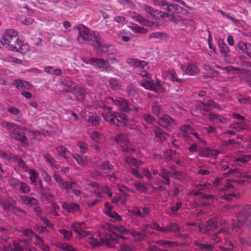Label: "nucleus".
I'll return each mask as SVG.
<instances>
[{
    "mask_svg": "<svg viewBox=\"0 0 251 251\" xmlns=\"http://www.w3.org/2000/svg\"><path fill=\"white\" fill-rule=\"evenodd\" d=\"M109 228L111 233H105L104 237L100 238V241L95 239H90V243L94 249L102 245L111 248L114 246V244L117 242L119 237L123 238V236H118L115 232V231L122 233L128 232V230L126 228L122 225H111L109 226Z\"/></svg>",
    "mask_w": 251,
    "mask_h": 251,
    "instance_id": "nucleus-1",
    "label": "nucleus"
},
{
    "mask_svg": "<svg viewBox=\"0 0 251 251\" xmlns=\"http://www.w3.org/2000/svg\"><path fill=\"white\" fill-rule=\"evenodd\" d=\"M112 102L119 107L120 111L127 113L132 116L136 115L141 108L135 103H131L123 98L112 99Z\"/></svg>",
    "mask_w": 251,
    "mask_h": 251,
    "instance_id": "nucleus-2",
    "label": "nucleus"
},
{
    "mask_svg": "<svg viewBox=\"0 0 251 251\" xmlns=\"http://www.w3.org/2000/svg\"><path fill=\"white\" fill-rule=\"evenodd\" d=\"M142 77H146L148 79H144L140 83L141 85L145 89L155 92H162L163 91L162 85L159 79H152L150 77V75L148 73L141 74Z\"/></svg>",
    "mask_w": 251,
    "mask_h": 251,
    "instance_id": "nucleus-3",
    "label": "nucleus"
},
{
    "mask_svg": "<svg viewBox=\"0 0 251 251\" xmlns=\"http://www.w3.org/2000/svg\"><path fill=\"white\" fill-rule=\"evenodd\" d=\"M17 32L13 29L6 30L2 38L4 44L8 46L10 50H13L16 48V43L18 40Z\"/></svg>",
    "mask_w": 251,
    "mask_h": 251,
    "instance_id": "nucleus-4",
    "label": "nucleus"
},
{
    "mask_svg": "<svg viewBox=\"0 0 251 251\" xmlns=\"http://www.w3.org/2000/svg\"><path fill=\"white\" fill-rule=\"evenodd\" d=\"M77 29L78 32L77 40L79 43L93 42V40L97 39V35L98 32L94 31L90 33L88 28L85 27L82 28L77 27Z\"/></svg>",
    "mask_w": 251,
    "mask_h": 251,
    "instance_id": "nucleus-5",
    "label": "nucleus"
},
{
    "mask_svg": "<svg viewBox=\"0 0 251 251\" xmlns=\"http://www.w3.org/2000/svg\"><path fill=\"white\" fill-rule=\"evenodd\" d=\"M85 62L101 71H110L112 69L108 62L102 58L91 57L87 60Z\"/></svg>",
    "mask_w": 251,
    "mask_h": 251,
    "instance_id": "nucleus-6",
    "label": "nucleus"
},
{
    "mask_svg": "<svg viewBox=\"0 0 251 251\" xmlns=\"http://www.w3.org/2000/svg\"><path fill=\"white\" fill-rule=\"evenodd\" d=\"M97 39L93 40V45L94 50L97 53L106 52L109 51V49L113 46L110 45H106L103 43V40L98 33L97 35Z\"/></svg>",
    "mask_w": 251,
    "mask_h": 251,
    "instance_id": "nucleus-7",
    "label": "nucleus"
},
{
    "mask_svg": "<svg viewBox=\"0 0 251 251\" xmlns=\"http://www.w3.org/2000/svg\"><path fill=\"white\" fill-rule=\"evenodd\" d=\"M131 17L133 20L138 22L142 25L149 27L152 30H155L158 27L157 23L150 21L140 14L133 13V15H131Z\"/></svg>",
    "mask_w": 251,
    "mask_h": 251,
    "instance_id": "nucleus-8",
    "label": "nucleus"
},
{
    "mask_svg": "<svg viewBox=\"0 0 251 251\" xmlns=\"http://www.w3.org/2000/svg\"><path fill=\"white\" fill-rule=\"evenodd\" d=\"M150 224H146L142 228L141 231H133L130 234L136 241H140L144 240L147 235V229Z\"/></svg>",
    "mask_w": 251,
    "mask_h": 251,
    "instance_id": "nucleus-9",
    "label": "nucleus"
},
{
    "mask_svg": "<svg viewBox=\"0 0 251 251\" xmlns=\"http://www.w3.org/2000/svg\"><path fill=\"white\" fill-rule=\"evenodd\" d=\"M114 118L115 124H113V125L125 126L128 122L127 116L124 113L115 112Z\"/></svg>",
    "mask_w": 251,
    "mask_h": 251,
    "instance_id": "nucleus-10",
    "label": "nucleus"
},
{
    "mask_svg": "<svg viewBox=\"0 0 251 251\" xmlns=\"http://www.w3.org/2000/svg\"><path fill=\"white\" fill-rule=\"evenodd\" d=\"M157 123L162 127L167 128L175 124V120L167 115H163L158 119Z\"/></svg>",
    "mask_w": 251,
    "mask_h": 251,
    "instance_id": "nucleus-11",
    "label": "nucleus"
},
{
    "mask_svg": "<svg viewBox=\"0 0 251 251\" xmlns=\"http://www.w3.org/2000/svg\"><path fill=\"white\" fill-rule=\"evenodd\" d=\"M182 70L188 75H195L199 72V69L197 65L194 64H189L188 65H182Z\"/></svg>",
    "mask_w": 251,
    "mask_h": 251,
    "instance_id": "nucleus-12",
    "label": "nucleus"
},
{
    "mask_svg": "<svg viewBox=\"0 0 251 251\" xmlns=\"http://www.w3.org/2000/svg\"><path fill=\"white\" fill-rule=\"evenodd\" d=\"M86 93V90L83 88L78 86L74 87L73 94L76 98L77 100L82 101L85 99Z\"/></svg>",
    "mask_w": 251,
    "mask_h": 251,
    "instance_id": "nucleus-13",
    "label": "nucleus"
},
{
    "mask_svg": "<svg viewBox=\"0 0 251 251\" xmlns=\"http://www.w3.org/2000/svg\"><path fill=\"white\" fill-rule=\"evenodd\" d=\"M115 113V112L112 111L111 108L109 107L104 111L102 115L106 122L109 123L110 125H113V124H115L114 119Z\"/></svg>",
    "mask_w": 251,
    "mask_h": 251,
    "instance_id": "nucleus-14",
    "label": "nucleus"
},
{
    "mask_svg": "<svg viewBox=\"0 0 251 251\" xmlns=\"http://www.w3.org/2000/svg\"><path fill=\"white\" fill-rule=\"evenodd\" d=\"M195 250H212L214 249V246L212 244L204 243L199 240L195 241Z\"/></svg>",
    "mask_w": 251,
    "mask_h": 251,
    "instance_id": "nucleus-15",
    "label": "nucleus"
},
{
    "mask_svg": "<svg viewBox=\"0 0 251 251\" xmlns=\"http://www.w3.org/2000/svg\"><path fill=\"white\" fill-rule=\"evenodd\" d=\"M29 50V46L27 44H24L21 41H19L18 40L16 43L15 49H13V50H12L24 53L28 51Z\"/></svg>",
    "mask_w": 251,
    "mask_h": 251,
    "instance_id": "nucleus-16",
    "label": "nucleus"
},
{
    "mask_svg": "<svg viewBox=\"0 0 251 251\" xmlns=\"http://www.w3.org/2000/svg\"><path fill=\"white\" fill-rule=\"evenodd\" d=\"M239 217L246 221L247 219L251 220V206H245L239 214Z\"/></svg>",
    "mask_w": 251,
    "mask_h": 251,
    "instance_id": "nucleus-17",
    "label": "nucleus"
},
{
    "mask_svg": "<svg viewBox=\"0 0 251 251\" xmlns=\"http://www.w3.org/2000/svg\"><path fill=\"white\" fill-rule=\"evenodd\" d=\"M144 9L145 11L149 13L154 19L158 20L160 19V13H161V11L154 9L153 8L148 5H145Z\"/></svg>",
    "mask_w": 251,
    "mask_h": 251,
    "instance_id": "nucleus-18",
    "label": "nucleus"
},
{
    "mask_svg": "<svg viewBox=\"0 0 251 251\" xmlns=\"http://www.w3.org/2000/svg\"><path fill=\"white\" fill-rule=\"evenodd\" d=\"M114 139L117 144L120 147L122 146V145L127 144L128 142H129L127 137L123 133H120L116 135Z\"/></svg>",
    "mask_w": 251,
    "mask_h": 251,
    "instance_id": "nucleus-19",
    "label": "nucleus"
},
{
    "mask_svg": "<svg viewBox=\"0 0 251 251\" xmlns=\"http://www.w3.org/2000/svg\"><path fill=\"white\" fill-rule=\"evenodd\" d=\"M154 132L156 137L159 138L162 142L165 140L168 136L167 133L159 127L154 128Z\"/></svg>",
    "mask_w": 251,
    "mask_h": 251,
    "instance_id": "nucleus-20",
    "label": "nucleus"
},
{
    "mask_svg": "<svg viewBox=\"0 0 251 251\" xmlns=\"http://www.w3.org/2000/svg\"><path fill=\"white\" fill-rule=\"evenodd\" d=\"M137 88L133 83H130L126 88V92L129 97H136L138 95Z\"/></svg>",
    "mask_w": 251,
    "mask_h": 251,
    "instance_id": "nucleus-21",
    "label": "nucleus"
},
{
    "mask_svg": "<svg viewBox=\"0 0 251 251\" xmlns=\"http://www.w3.org/2000/svg\"><path fill=\"white\" fill-rule=\"evenodd\" d=\"M218 45L221 53L223 54L225 57L228 56L229 53V49L224 41L222 40H219Z\"/></svg>",
    "mask_w": 251,
    "mask_h": 251,
    "instance_id": "nucleus-22",
    "label": "nucleus"
},
{
    "mask_svg": "<svg viewBox=\"0 0 251 251\" xmlns=\"http://www.w3.org/2000/svg\"><path fill=\"white\" fill-rule=\"evenodd\" d=\"M83 223H78L73 224L71 226V227L73 228V231L76 233L77 235L81 238L84 236V234L81 232V231H82L83 229Z\"/></svg>",
    "mask_w": 251,
    "mask_h": 251,
    "instance_id": "nucleus-23",
    "label": "nucleus"
},
{
    "mask_svg": "<svg viewBox=\"0 0 251 251\" xmlns=\"http://www.w3.org/2000/svg\"><path fill=\"white\" fill-rule=\"evenodd\" d=\"M129 27L133 31L136 33H146L148 31V30L143 27L138 26L137 24L133 23H130L129 24Z\"/></svg>",
    "mask_w": 251,
    "mask_h": 251,
    "instance_id": "nucleus-24",
    "label": "nucleus"
},
{
    "mask_svg": "<svg viewBox=\"0 0 251 251\" xmlns=\"http://www.w3.org/2000/svg\"><path fill=\"white\" fill-rule=\"evenodd\" d=\"M13 137L16 140L23 143L26 144L28 142V138L24 132H17L14 134Z\"/></svg>",
    "mask_w": 251,
    "mask_h": 251,
    "instance_id": "nucleus-25",
    "label": "nucleus"
},
{
    "mask_svg": "<svg viewBox=\"0 0 251 251\" xmlns=\"http://www.w3.org/2000/svg\"><path fill=\"white\" fill-rule=\"evenodd\" d=\"M181 133H180L183 137H188L191 133H193V129L192 127L189 125L182 126L180 128Z\"/></svg>",
    "mask_w": 251,
    "mask_h": 251,
    "instance_id": "nucleus-26",
    "label": "nucleus"
},
{
    "mask_svg": "<svg viewBox=\"0 0 251 251\" xmlns=\"http://www.w3.org/2000/svg\"><path fill=\"white\" fill-rule=\"evenodd\" d=\"M24 203L28 206H35L38 203L37 199L29 196H25L23 198Z\"/></svg>",
    "mask_w": 251,
    "mask_h": 251,
    "instance_id": "nucleus-27",
    "label": "nucleus"
},
{
    "mask_svg": "<svg viewBox=\"0 0 251 251\" xmlns=\"http://www.w3.org/2000/svg\"><path fill=\"white\" fill-rule=\"evenodd\" d=\"M170 174V172H167L165 170L163 169L161 172L159 173V176H160L164 180H161L160 182L164 183L165 185H169L170 184V180L169 176H167L168 174Z\"/></svg>",
    "mask_w": 251,
    "mask_h": 251,
    "instance_id": "nucleus-28",
    "label": "nucleus"
},
{
    "mask_svg": "<svg viewBox=\"0 0 251 251\" xmlns=\"http://www.w3.org/2000/svg\"><path fill=\"white\" fill-rule=\"evenodd\" d=\"M120 150L122 152L130 153L135 151V148L130 142H128L127 144L122 145L120 147Z\"/></svg>",
    "mask_w": 251,
    "mask_h": 251,
    "instance_id": "nucleus-29",
    "label": "nucleus"
},
{
    "mask_svg": "<svg viewBox=\"0 0 251 251\" xmlns=\"http://www.w3.org/2000/svg\"><path fill=\"white\" fill-rule=\"evenodd\" d=\"M125 162L128 164L133 165L134 166L137 167L143 164L141 161H137L135 158L126 156L125 158Z\"/></svg>",
    "mask_w": 251,
    "mask_h": 251,
    "instance_id": "nucleus-30",
    "label": "nucleus"
},
{
    "mask_svg": "<svg viewBox=\"0 0 251 251\" xmlns=\"http://www.w3.org/2000/svg\"><path fill=\"white\" fill-rule=\"evenodd\" d=\"M229 127L236 130L245 129L247 127V125L244 122L241 123L235 122L229 125Z\"/></svg>",
    "mask_w": 251,
    "mask_h": 251,
    "instance_id": "nucleus-31",
    "label": "nucleus"
},
{
    "mask_svg": "<svg viewBox=\"0 0 251 251\" xmlns=\"http://www.w3.org/2000/svg\"><path fill=\"white\" fill-rule=\"evenodd\" d=\"M15 185L20 186V190L22 193H27L30 191L29 187L25 182L17 180Z\"/></svg>",
    "mask_w": 251,
    "mask_h": 251,
    "instance_id": "nucleus-32",
    "label": "nucleus"
},
{
    "mask_svg": "<svg viewBox=\"0 0 251 251\" xmlns=\"http://www.w3.org/2000/svg\"><path fill=\"white\" fill-rule=\"evenodd\" d=\"M56 151L60 156L63 157L65 159H67L66 154L69 152L66 148L63 146H60L56 148Z\"/></svg>",
    "mask_w": 251,
    "mask_h": 251,
    "instance_id": "nucleus-33",
    "label": "nucleus"
},
{
    "mask_svg": "<svg viewBox=\"0 0 251 251\" xmlns=\"http://www.w3.org/2000/svg\"><path fill=\"white\" fill-rule=\"evenodd\" d=\"M29 179L31 181V183L34 185H37V177H38V174L34 170L30 169L29 171Z\"/></svg>",
    "mask_w": 251,
    "mask_h": 251,
    "instance_id": "nucleus-34",
    "label": "nucleus"
},
{
    "mask_svg": "<svg viewBox=\"0 0 251 251\" xmlns=\"http://www.w3.org/2000/svg\"><path fill=\"white\" fill-rule=\"evenodd\" d=\"M99 168L104 172V173H107L109 171L112 169L110 163L108 162H102L99 165Z\"/></svg>",
    "mask_w": 251,
    "mask_h": 251,
    "instance_id": "nucleus-35",
    "label": "nucleus"
},
{
    "mask_svg": "<svg viewBox=\"0 0 251 251\" xmlns=\"http://www.w3.org/2000/svg\"><path fill=\"white\" fill-rule=\"evenodd\" d=\"M59 247L61 250L65 251H77V250L74 248L71 245L67 243H60L59 245Z\"/></svg>",
    "mask_w": 251,
    "mask_h": 251,
    "instance_id": "nucleus-36",
    "label": "nucleus"
},
{
    "mask_svg": "<svg viewBox=\"0 0 251 251\" xmlns=\"http://www.w3.org/2000/svg\"><path fill=\"white\" fill-rule=\"evenodd\" d=\"M204 151L205 152L204 155H205L206 157H212L214 156H216L219 153L218 151L210 149L209 148H205Z\"/></svg>",
    "mask_w": 251,
    "mask_h": 251,
    "instance_id": "nucleus-37",
    "label": "nucleus"
},
{
    "mask_svg": "<svg viewBox=\"0 0 251 251\" xmlns=\"http://www.w3.org/2000/svg\"><path fill=\"white\" fill-rule=\"evenodd\" d=\"M206 225L210 232L214 231L217 228V224L215 221L212 219H209L207 220Z\"/></svg>",
    "mask_w": 251,
    "mask_h": 251,
    "instance_id": "nucleus-38",
    "label": "nucleus"
},
{
    "mask_svg": "<svg viewBox=\"0 0 251 251\" xmlns=\"http://www.w3.org/2000/svg\"><path fill=\"white\" fill-rule=\"evenodd\" d=\"M169 230L175 233H179L182 231V228L176 223H171L170 225Z\"/></svg>",
    "mask_w": 251,
    "mask_h": 251,
    "instance_id": "nucleus-39",
    "label": "nucleus"
},
{
    "mask_svg": "<svg viewBox=\"0 0 251 251\" xmlns=\"http://www.w3.org/2000/svg\"><path fill=\"white\" fill-rule=\"evenodd\" d=\"M88 123H91L93 126H97L99 124L100 117L96 116H90L87 119Z\"/></svg>",
    "mask_w": 251,
    "mask_h": 251,
    "instance_id": "nucleus-40",
    "label": "nucleus"
},
{
    "mask_svg": "<svg viewBox=\"0 0 251 251\" xmlns=\"http://www.w3.org/2000/svg\"><path fill=\"white\" fill-rule=\"evenodd\" d=\"M109 87L113 90H117L120 87V85L118 81L114 78H111L109 80Z\"/></svg>",
    "mask_w": 251,
    "mask_h": 251,
    "instance_id": "nucleus-41",
    "label": "nucleus"
},
{
    "mask_svg": "<svg viewBox=\"0 0 251 251\" xmlns=\"http://www.w3.org/2000/svg\"><path fill=\"white\" fill-rule=\"evenodd\" d=\"M245 223L246 221L239 217L238 221L237 222L233 223V227L235 229L241 228Z\"/></svg>",
    "mask_w": 251,
    "mask_h": 251,
    "instance_id": "nucleus-42",
    "label": "nucleus"
},
{
    "mask_svg": "<svg viewBox=\"0 0 251 251\" xmlns=\"http://www.w3.org/2000/svg\"><path fill=\"white\" fill-rule=\"evenodd\" d=\"M170 21L174 23L175 24H178L183 21H188V20L185 19L180 18V17L176 18L174 13L171 14V18L169 20Z\"/></svg>",
    "mask_w": 251,
    "mask_h": 251,
    "instance_id": "nucleus-43",
    "label": "nucleus"
},
{
    "mask_svg": "<svg viewBox=\"0 0 251 251\" xmlns=\"http://www.w3.org/2000/svg\"><path fill=\"white\" fill-rule=\"evenodd\" d=\"M7 110L8 112L13 115H22L21 111L14 107L9 106L7 107Z\"/></svg>",
    "mask_w": 251,
    "mask_h": 251,
    "instance_id": "nucleus-44",
    "label": "nucleus"
},
{
    "mask_svg": "<svg viewBox=\"0 0 251 251\" xmlns=\"http://www.w3.org/2000/svg\"><path fill=\"white\" fill-rule=\"evenodd\" d=\"M59 233L63 236V238L65 240H70L72 236V232L65 229L60 230Z\"/></svg>",
    "mask_w": 251,
    "mask_h": 251,
    "instance_id": "nucleus-45",
    "label": "nucleus"
},
{
    "mask_svg": "<svg viewBox=\"0 0 251 251\" xmlns=\"http://www.w3.org/2000/svg\"><path fill=\"white\" fill-rule=\"evenodd\" d=\"M143 119L147 124H151L155 120L153 116L148 113H145L143 115Z\"/></svg>",
    "mask_w": 251,
    "mask_h": 251,
    "instance_id": "nucleus-46",
    "label": "nucleus"
},
{
    "mask_svg": "<svg viewBox=\"0 0 251 251\" xmlns=\"http://www.w3.org/2000/svg\"><path fill=\"white\" fill-rule=\"evenodd\" d=\"M159 243L161 245L166 247H172L177 246V243L176 242L170 241L161 240L159 241Z\"/></svg>",
    "mask_w": 251,
    "mask_h": 251,
    "instance_id": "nucleus-47",
    "label": "nucleus"
},
{
    "mask_svg": "<svg viewBox=\"0 0 251 251\" xmlns=\"http://www.w3.org/2000/svg\"><path fill=\"white\" fill-rule=\"evenodd\" d=\"M60 84L63 86L70 87L74 84V82L70 79L64 78L60 80Z\"/></svg>",
    "mask_w": 251,
    "mask_h": 251,
    "instance_id": "nucleus-48",
    "label": "nucleus"
},
{
    "mask_svg": "<svg viewBox=\"0 0 251 251\" xmlns=\"http://www.w3.org/2000/svg\"><path fill=\"white\" fill-rule=\"evenodd\" d=\"M237 143H238V142H236L234 139H229L223 141L222 146L223 148H226L229 146H232Z\"/></svg>",
    "mask_w": 251,
    "mask_h": 251,
    "instance_id": "nucleus-49",
    "label": "nucleus"
},
{
    "mask_svg": "<svg viewBox=\"0 0 251 251\" xmlns=\"http://www.w3.org/2000/svg\"><path fill=\"white\" fill-rule=\"evenodd\" d=\"M165 34L164 32H153L151 33L149 37L150 38H157V39H161L162 38L165 37Z\"/></svg>",
    "mask_w": 251,
    "mask_h": 251,
    "instance_id": "nucleus-50",
    "label": "nucleus"
},
{
    "mask_svg": "<svg viewBox=\"0 0 251 251\" xmlns=\"http://www.w3.org/2000/svg\"><path fill=\"white\" fill-rule=\"evenodd\" d=\"M75 185V183L74 182L64 181L62 183V187L67 191L72 189Z\"/></svg>",
    "mask_w": 251,
    "mask_h": 251,
    "instance_id": "nucleus-51",
    "label": "nucleus"
},
{
    "mask_svg": "<svg viewBox=\"0 0 251 251\" xmlns=\"http://www.w3.org/2000/svg\"><path fill=\"white\" fill-rule=\"evenodd\" d=\"M222 233H223L224 234L227 233V231L225 230V228H222L218 232L215 233L213 234V240L216 242H219L220 240L219 235Z\"/></svg>",
    "mask_w": 251,
    "mask_h": 251,
    "instance_id": "nucleus-52",
    "label": "nucleus"
},
{
    "mask_svg": "<svg viewBox=\"0 0 251 251\" xmlns=\"http://www.w3.org/2000/svg\"><path fill=\"white\" fill-rule=\"evenodd\" d=\"M134 186L137 190L142 193H146L147 192V187L143 184L140 183H136L134 184Z\"/></svg>",
    "mask_w": 251,
    "mask_h": 251,
    "instance_id": "nucleus-53",
    "label": "nucleus"
},
{
    "mask_svg": "<svg viewBox=\"0 0 251 251\" xmlns=\"http://www.w3.org/2000/svg\"><path fill=\"white\" fill-rule=\"evenodd\" d=\"M22 243V241H20L17 242L15 241L13 242V246L14 247V250H10V251H23L24 249L23 248L21 244Z\"/></svg>",
    "mask_w": 251,
    "mask_h": 251,
    "instance_id": "nucleus-54",
    "label": "nucleus"
},
{
    "mask_svg": "<svg viewBox=\"0 0 251 251\" xmlns=\"http://www.w3.org/2000/svg\"><path fill=\"white\" fill-rule=\"evenodd\" d=\"M41 194L43 198L48 202H50L53 200V196L52 194L50 193H42Z\"/></svg>",
    "mask_w": 251,
    "mask_h": 251,
    "instance_id": "nucleus-55",
    "label": "nucleus"
},
{
    "mask_svg": "<svg viewBox=\"0 0 251 251\" xmlns=\"http://www.w3.org/2000/svg\"><path fill=\"white\" fill-rule=\"evenodd\" d=\"M170 79L174 82H177L178 83H181L183 81L182 79L179 78L177 77L175 73L171 72L169 76Z\"/></svg>",
    "mask_w": 251,
    "mask_h": 251,
    "instance_id": "nucleus-56",
    "label": "nucleus"
},
{
    "mask_svg": "<svg viewBox=\"0 0 251 251\" xmlns=\"http://www.w3.org/2000/svg\"><path fill=\"white\" fill-rule=\"evenodd\" d=\"M247 46L248 45H246L243 42H239L236 45V47L244 53H246V51H247Z\"/></svg>",
    "mask_w": 251,
    "mask_h": 251,
    "instance_id": "nucleus-57",
    "label": "nucleus"
},
{
    "mask_svg": "<svg viewBox=\"0 0 251 251\" xmlns=\"http://www.w3.org/2000/svg\"><path fill=\"white\" fill-rule=\"evenodd\" d=\"M23 233L25 236H26L28 237H30V236L32 235H34L35 237H38L37 235L36 234H35L34 232L31 229H30L27 228L24 229Z\"/></svg>",
    "mask_w": 251,
    "mask_h": 251,
    "instance_id": "nucleus-58",
    "label": "nucleus"
},
{
    "mask_svg": "<svg viewBox=\"0 0 251 251\" xmlns=\"http://www.w3.org/2000/svg\"><path fill=\"white\" fill-rule=\"evenodd\" d=\"M152 111L154 114L158 115L161 113L162 109L159 105L154 104L152 106Z\"/></svg>",
    "mask_w": 251,
    "mask_h": 251,
    "instance_id": "nucleus-59",
    "label": "nucleus"
},
{
    "mask_svg": "<svg viewBox=\"0 0 251 251\" xmlns=\"http://www.w3.org/2000/svg\"><path fill=\"white\" fill-rule=\"evenodd\" d=\"M172 6L173 12L174 11L176 14L181 13L184 10V9L182 7L179 6L176 4H172Z\"/></svg>",
    "mask_w": 251,
    "mask_h": 251,
    "instance_id": "nucleus-60",
    "label": "nucleus"
},
{
    "mask_svg": "<svg viewBox=\"0 0 251 251\" xmlns=\"http://www.w3.org/2000/svg\"><path fill=\"white\" fill-rule=\"evenodd\" d=\"M162 9L167 11V12H168L170 14L174 13L172 3H169L167 1V4H166V5H163Z\"/></svg>",
    "mask_w": 251,
    "mask_h": 251,
    "instance_id": "nucleus-61",
    "label": "nucleus"
},
{
    "mask_svg": "<svg viewBox=\"0 0 251 251\" xmlns=\"http://www.w3.org/2000/svg\"><path fill=\"white\" fill-rule=\"evenodd\" d=\"M99 190H101L102 193L107 194V195L110 197H112V193L110 189L107 186H103L102 187H100Z\"/></svg>",
    "mask_w": 251,
    "mask_h": 251,
    "instance_id": "nucleus-62",
    "label": "nucleus"
},
{
    "mask_svg": "<svg viewBox=\"0 0 251 251\" xmlns=\"http://www.w3.org/2000/svg\"><path fill=\"white\" fill-rule=\"evenodd\" d=\"M138 62V59L136 58H128L126 60V63L131 67H136V64Z\"/></svg>",
    "mask_w": 251,
    "mask_h": 251,
    "instance_id": "nucleus-63",
    "label": "nucleus"
},
{
    "mask_svg": "<svg viewBox=\"0 0 251 251\" xmlns=\"http://www.w3.org/2000/svg\"><path fill=\"white\" fill-rule=\"evenodd\" d=\"M17 129H21V126L19 125H17V124L13 123H9V126L8 130L12 131H15Z\"/></svg>",
    "mask_w": 251,
    "mask_h": 251,
    "instance_id": "nucleus-64",
    "label": "nucleus"
}]
</instances>
